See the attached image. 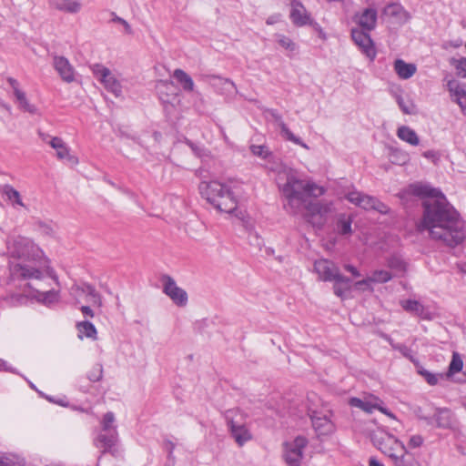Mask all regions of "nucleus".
<instances>
[{"instance_id":"obj_46","label":"nucleus","mask_w":466,"mask_h":466,"mask_svg":"<svg viewBox=\"0 0 466 466\" xmlns=\"http://www.w3.org/2000/svg\"><path fill=\"white\" fill-rule=\"evenodd\" d=\"M394 461L395 466H414L413 461L409 460L405 457V455L401 456H391Z\"/></svg>"},{"instance_id":"obj_17","label":"nucleus","mask_w":466,"mask_h":466,"mask_svg":"<svg viewBox=\"0 0 466 466\" xmlns=\"http://www.w3.org/2000/svg\"><path fill=\"white\" fill-rule=\"evenodd\" d=\"M377 19V10L371 7L365 8L353 16V21L360 26V29L365 31H372L376 27Z\"/></svg>"},{"instance_id":"obj_16","label":"nucleus","mask_w":466,"mask_h":466,"mask_svg":"<svg viewBox=\"0 0 466 466\" xmlns=\"http://www.w3.org/2000/svg\"><path fill=\"white\" fill-rule=\"evenodd\" d=\"M7 82L13 89L18 108L31 115L37 114V107L29 103L25 93L20 88L18 81L13 77H8Z\"/></svg>"},{"instance_id":"obj_51","label":"nucleus","mask_w":466,"mask_h":466,"mask_svg":"<svg viewBox=\"0 0 466 466\" xmlns=\"http://www.w3.org/2000/svg\"><path fill=\"white\" fill-rule=\"evenodd\" d=\"M113 21L119 23V25H122L127 34L132 33L130 25L125 19L114 15Z\"/></svg>"},{"instance_id":"obj_52","label":"nucleus","mask_w":466,"mask_h":466,"mask_svg":"<svg viewBox=\"0 0 466 466\" xmlns=\"http://www.w3.org/2000/svg\"><path fill=\"white\" fill-rule=\"evenodd\" d=\"M422 156L425 158L431 159L434 163H436L440 158L438 152H436L434 150H427L422 153Z\"/></svg>"},{"instance_id":"obj_57","label":"nucleus","mask_w":466,"mask_h":466,"mask_svg":"<svg viewBox=\"0 0 466 466\" xmlns=\"http://www.w3.org/2000/svg\"><path fill=\"white\" fill-rule=\"evenodd\" d=\"M279 17H280V15H271V16H269V17L267 19L266 23H267L268 25H273V24L277 23V22L279 20Z\"/></svg>"},{"instance_id":"obj_41","label":"nucleus","mask_w":466,"mask_h":466,"mask_svg":"<svg viewBox=\"0 0 466 466\" xmlns=\"http://www.w3.org/2000/svg\"><path fill=\"white\" fill-rule=\"evenodd\" d=\"M333 281H334V286H333L334 293L338 297L342 298L344 296L345 292L350 289V280L349 282L340 281V280H333Z\"/></svg>"},{"instance_id":"obj_62","label":"nucleus","mask_w":466,"mask_h":466,"mask_svg":"<svg viewBox=\"0 0 466 466\" xmlns=\"http://www.w3.org/2000/svg\"><path fill=\"white\" fill-rule=\"evenodd\" d=\"M1 106H2L3 108H5V110H7V111H10V110H11L10 106H8L7 104L2 103V104H1Z\"/></svg>"},{"instance_id":"obj_45","label":"nucleus","mask_w":466,"mask_h":466,"mask_svg":"<svg viewBox=\"0 0 466 466\" xmlns=\"http://www.w3.org/2000/svg\"><path fill=\"white\" fill-rule=\"evenodd\" d=\"M384 13L392 16H398L404 13V10L399 4H390L385 7Z\"/></svg>"},{"instance_id":"obj_53","label":"nucleus","mask_w":466,"mask_h":466,"mask_svg":"<svg viewBox=\"0 0 466 466\" xmlns=\"http://www.w3.org/2000/svg\"><path fill=\"white\" fill-rule=\"evenodd\" d=\"M382 404H383V401L380 399L379 405L376 408V410H380V412H382L383 414L387 415L390 419L396 420L395 415L391 411H390L388 409L384 408L382 406Z\"/></svg>"},{"instance_id":"obj_36","label":"nucleus","mask_w":466,"mask_h":466,"mask_svg":"<svg viewBox=\"0 0 466 466\" xmlns=\"http://www.w3.org/2000/svg\"><path fill=\"white\" fill-rule=\"evenodd\" d=\"M351 224L352 219L350 217L345 215L339 216L337 222L338 232L341 235H350L352 232Z\"/></svg>"},{"instance_id":"obj_44","label":"nucleus","mask_w":466,"mask_h":466,"mask_svg":"<svg viewBox=\"0 0 466 466\" xmlns=\"http://www.w3.org/2000/svg\"><path fill=\"white\" fill-rule=\"evenodd\" d=\"M37 230L43 236L52 237L54 235V228L51 224L38 222L36 224Z\"/></svg>"},{"instance_id":"obj_43","label":"nucleus","mask_w":466,"mask_h":466,"mask_svg":"<svg viewBox=\"0 0 466 466\" xmlns=\"http://www.w3.org/2000/svg\"><path fill=\"white\" fill-rule=\"evenodd\" d=\"M103 377V368L102 365L96 364L92 368V370L88 372L87 378L90 381L96 382L99 381Z\"/></svg>"},{"instance_id":"obj_12","label":"nucleus","mask_w":466,"mask_h":466,"mask_svg":"<svg viewBox=\"0 0 466 466\" xmlns=\"http://www.w3.org/2000/svg\"><path fill=\"white\" fill-rule=\"evenodd\" d=\"M370 31H365L360 28H352L351 38L361 53L370 61H373L376 58L377 50L370 35Z\"/></svg>"},{"instance_id":"obj_25","label":"nucleus","mask_w":466,"mask_h":466,"mask_svg":"<svg viewBox=\"0 0 466 466\" xmlns=\"http://www.w3.org/2000/svg\"><path fill=\"white\" fill-rule=\"evenodd\" d=\"M400 305L404 310L422 319H429V311L418 300L405 299L400 301Z\"/></svg>"},{"instance_id":"obj_14","label":"nucleus","mask_w":466,"mask_h":466,"mask_svg":"<svg viewBox=\"0 0 466 466\" xmlns=\"http://www.w3.org/2000/svg\"><path fill=\"white\" fill-rule=\"evenodd\" d=\"M266 113L268 116L271 118L272 121L278 126L280 129L281 136L293 142L296 145L302 147L303 148L309 149L307 144H305L299 137H296L287 127L285 122L283 121L282 116L276 109H267Z\"/></svg>"},{"instance_id":"obj_54","label":"nucleus","mask_w":466,"mask_h":466,"mask_svg":"<svg viewBox=\"0 0 466 466\" xmlns=\"http://www.w3.org/2000/svg\"><path fill=\"white\" fill-rule=\"evenodd\" d=\"M344 268L351 273L354 277H360V271L352 265H350V264H347L344 266Z\"/></svg>"},{"instance_id":"obj_63","label":"nucleus","mask_w":466,"mask_h":466,"mask_svg":"<svg viewBox=\"0 0 466 466\" xmlns=\"http://www.w3.org/2000/svg\"><path fill=\"white\" fill-rule=\"evenodd\" d=\"M188 145L190 146V147H191L195 152H197V149H198V148H197V147H195L191 142H189V143H188Z\"/></svg>"},{"instance_id":"obj_59","label":"nucleus","mask_w":466,"mask_h":466,"mask_svg":"<svg viewBox=\"0 0 466 466\" xmlns=\"http://www.w3.org/2000/svg\"><path fill=\"white\" fill-rule=\"evenodd\" d=\"M456 268L460 272L466 274V262L457 263Z\"/></svg>"},{"instance_id":"obj_38","label":"nucleus","mask_w":466,"mask_h":466,"mask_svg":"<svg viewBox=\"0 0 466 466\" xmlns=\"http://www.w3.org/2000/svg\"><path fill=\"white\" fill-rule=\"evenodd\" d=\"M463 367V361L461 358V356L458 353H453L451 361L449 365V372L448 376L451 375V373H456L461 370Z\"/></svg>"},{"instance_id":"obj_13","label":"nucleus","mask_w":466,"mask_h":466,"mask_svg":"<svg viewBox=\"0 0 466 466\" xmlns=\"http://www.w3.org/2000/svg\"><path fill=\"white\" fill-rule=\"evenodd\" d=\"M163 292L176 304L177 307H185L187 304L188 297L185 289L178 287L170 276L162 277Z\"/></svg>"},{"instance_id":"obj_8","label":"nucleus","mask_w":466,"mask_h":466,"mask_svg":"<svg viewBox=\"0 0 466 466\" xmlns=\"http://www.w3.org/2000/svg\"><path fill=\"white\" fill-rule=\"evenodd\" d=\"M309 441L303 436L296 437L284 444L283 458L289 466H299L304 457V450Z\"/></svg>"},{"instance_id":"obj_29","label":"nucleus","mask_w":466,"mask_h":466,"mask_svg":"<svg viewBox=\"0 0 466 466\" xmlns=\"http://www.w3.org/2000/svg\"><path fill=\"white\" fill-rule=\"evenodd\" d=\"M217 82L213 84L215 87H217L221 94L224 95H234L237 93V87L235 83L228 78H222L220 76H213Z\"/></svg>"},{"instance_id":"obj_42","label":"nucleus","mask_w":466,"mask_h":466,"mask_svg":"<svg viewBox=\"0 0 466 466\" xmlns=\"http://www.w3.org/2000/svg\"><path fill=\"white\" fill-rule=\"evenodd\" d=\"M392 348L394 350L400 351L405 358H407L413 363L416 362V360L414 358L411 349H410L406 345L397 343V344H392Z\"/></svg>"},{"instance_id":"obj_32","label":"nucleus","mask_w":466,"mask_h":466,"mask_svg":"<svg viewBox=\"0 0 466 466\" xmlns=\"http://www.w3.org/2000/svg\"><path fill=\"white\" fill-rule=\"evenodd\" d=\"M78 330V337L83 339L84 337L96 339V329L93 323L89 321H81L76 325Z\"/></svg>"},{"instance_id":"obj_10","label":"nucleus","mask_w":466,"mask_h":466,"mask_svg":"<svg viewBox=\"0 0 466 466\" xmlns=\"http://www.w3.org/2000/svg\"><path fill=\"white\" fill-rule=\"evenodd\" d=\"M345 198L355 206L366 210L374 209L381 214H386L389 211L388 207L377 198L357 190H353L346 194Z\"/></svg>"},{"instance_id":"obj_39","label":"nucleus","mask_w":466,"mask_h":466,"mask_svg":"<svg viewBox=\"0 0 466 466\" xmlns=\"http://www.w3.org/2000/svg\"><path fill=\"white\" fill-rule=\"evenodd\" d=\"M276 37L279 45L284 49L289 50L291 52L296 50L297 46L289 37L284 35H277Z\"/></svg>"},{"instance_id":"obj_11","label":"nucleus","mask_w":466,"mask_h":466,"mask_svg":"<svg viewBox=\"0 0 466 466\" xmlns=\"http://www.w3.org/2000/svg\"><path fill=\"white\" fill-rule=\"evenodd\" d=\"M314 270L323 281L340 280L349 282L350 279L339 273V268L330 260L319 259L314 263Z\"/></svg>"},{"instance_id":"obj_34","label":"nucleus","mask_w":466,"mask_h":466,"mask_svg":"<svg viewBox=\"0 0 466 466\" xmlns=\"http://www.w3.org/2000/svg\"><path fill=\"white\" fill-rule=\"evenodd\" d=\"M387 265L388 267L398 272V273H405L407 270V264L406 262L399 256H391L387 259Z\"/></svg>"},{"instance_id":"obj_24","label":"nucleus","mask_w":466,"mask_h":466,"mask_svg":"<svg viewBox=\"0 0 466 466\" xmlns=\"http://www.w3.org/2000/svg\"><path fill=\"white\" fill-rule=\"evenodd\" d=\"M447 88L451 99L456 102L460 107L463 108L465 106L463 100L466 98V90L463 88L462 85L455 79H451L447 83Z\"/></svg>"},{"instance_id":"obj_2","label":"nucleus","mask_w":466,"mask_h":466,"mask_svg":"<svg viewBox=\"0 0 466 466\" xmlns=\"http://www.w3.org/2000/svg\"><path fill=\"white\" fill-rule=\"evenodd\" d=\"M268 169L275 174V180L284 199V208L287 212L297 215L304 208L312 213L321 211L319 204L311 203L310 198H317L324 195L325 188L323 187L309 179L299 170L285 165L282 161L268 163Z\"/></svg>"},{"instance_id":"obj_56","label":"nucleus","mask_w":466,"mask_h":466,"mask_svg":"<svg viewBox=\"0 0 466 466\" xmlns=\"http://www.w3.org/2000/svg\"><path fill=\"white\" fill-rule=\"evenodd\" d=\"M0 370L14 372L13 369L3 360H0Z\"/></svg>"},{"instance_id":"obj_4","label":"nucleus","mask_w":466,"mask_h":466,"mask_svg":"<svg viewBox=\"0 0 466 466\" xmlns=\"http://www.w3.org/2000/svg\"><path fill=\"white\" fill-rule=\"evenodd\" d=\"M199 193L216 209L232 213L238 207L236 187L218 180L202 181L198 186Z\"/></svg>"},{"instance_id":"obj_27","label":"nucleus","mask_w":466,"mask_h":466,"mask_svg":"<svg viewBox=\"0 0 466 466\" xmlns=\"http://www.w3.org/2000/svg\"><path fill=\"white\" fill-rule=\"evenodd\" d=\"M394 70L400 78L409 79L416 73L417 67L414 64L406 63L402 59H396Z\"/></svg>"},{"instance_id":"obj_19","label":"nucleus","mask_w":466,"mask_h":466,"mask_svg":"<svg viewBox=\"0 0 466 466\" xmlns=\"http://www.w3.org/2000/svg\"><path fill=\"white\" fill-rule=\"evenodd\" d=\"M156 90L166 108L177 98L176 86L171 81L159 80L156 85Z\"/></svg>"},{"instance_id":"obj_21","label":"nucleus","mask_w":466,"mask_h":466,"mask_svg":"<svg viewBox=\"0 0 466 466\" xmlns=\"http://www.w3.org/2000/svg\"><path fill=\"white\" fill-rule=\"evenodd\" d=\"M54 66L61 78L67 82L71 83L75 79V70L69 61L64 56H55L54 57Z\"/></svg>"},{"instance_id":"obj_30","label":"nucleus","mask_w":466,"mask_h":466,"mask_svg":"<svg viewBox=\"0 0 466 466\" xmlns=\"http://www.w3.org/2000/svg\"><path fill=\"white\" fill-rule=\"evenodd\" d=\"M3 193L14 208H16L17 207H20L26 208V206L22 200L20 193L12 186L5 185L3 188Z\"/></svg>"},{"instance_id":"obj_60","label":"nucleus","mask_w":466,"mask_h":466,"mask_svg":"<svg viewBox=\"0 0 466 466\" xmlns=\"http://www.w3.org/2000/svg\"><path fill=\"white\" fill-rule=\"evenodd\" d=\"M370 466H383V464H381L376 459L370 458Z\"/></svg>"},{"instance_id":"obj_47","label":"nucleus","mask_w":466,"mask_h":466,"mask_svg":"<svg viewBox=\"0 0 466 466\" xmlns=\"http://www.w3.org/2000/svg\"><path fill=\"white\" fill-rule=\"evenodd\" d=\"M455 68L459 76H461L463 78H466V57H462L457 60Z\"/></svg>"},{"instance_id":"obj_33","label":"nucleus","mask_w":466,"mask_h":466,"mask_svg":"<svg viewBox=\"0 0 466 466\" xmlns=\"http://www.w3.org/2000/svg\"><path fill=\"white\" fill-rule=\"evenodd\" d=\"M393 275L385 269H376L370 276L368 281H372L373 284L387 283L391 280Z\"/></svg>"},{"instance_id":"obj_40","label":"nucleus","mask_w":466,"mask_h":466,"mask_svg":"<svg viewBox=\"0 0 466 466\" xmlns=\"http://www.w3.org/2000/svg\"><path fill=\"white\" fill-rule=\"evenodd\" d=\"M418 372L419 374H420L424 379L431 386H434L438 383L439 381V375L438 374H435V373H432L421 367L419 368L418 370Z\"/></svg>"},{"instance_id":"obj_18","label":"nucleus","mask_w":466,"mask_h":466,"mask_svg":"<svg viewBox=\"0 0 466 466\" xmlns=\"http://www.w3.org/2000/svg\"><path fill=\"white\" fill-rule=\"evenodd\" d=\"M71 295L74 297H81L83 295L89 298V301L93 306L101 308L103 306L102 298L96 290L95 287L90 284L75 285L71 288Z\"/></svg>"},{"instance_id":"obj_6","label":"nucleus","mask_w":466,"mask_h":466,"mask_svg":"<svg viewBox=\"0 0 466 466\" xmlns=\"http://www.w3.org/2000/svg\"><path fill=\"white\" fill-rule=\"evenodd\" d=\"M100 424L101 431L95 440V444L97 448L103 449L104 453L115 446L118 441L115 414L112 411L106 412Z\"/></svg>"},{"instance_id":"obj_5","label":"nucleus","mask_w":466,"mask_h":466,"mask_svg":"<svg viewBox=\"0 0 466 466\" xmlns=\"http://www.w3.org/2000/svg\"><path fill=\"white\" fill-rule=\"evenodd\" d=\"M52 271V275H48L45 273L43 279L41 280H35L36 282V286L34 287L30 282L27 286L32 289V291L28 294V296L33 297L36 299V301L42 303L45 306L50 307L59 300V292L55 289L50 290H41L43 289L42 282L45 278L50 277L56 283H58L57 276L55 274L54 270L49 268ZM27 295L23 294H11L6 297H3L0 299V308L5 309L8 307H15L18 305H22L25 302Z\"/></svg>"},{"instance_id":"obj_58","label":"nucleus","mask_w":466,"mask_h":466,"mask_svg":"<svg viewBox=\"0 0 466 466\" xmlns=\"http://www.w3.org/2000/svg\"><path fill=\"white\" fill-rule=\"evenodd\" d=\"M368 280H369V276L367 278H365L364 279H362V280L357 281L356 282V286L357 287H360V286H363V285L370 286V285L373 284L372 281H368Z\"/></svg>"},{"instance_id":"obj_23","label":"nucleus","mask_w":466,"mask_h":466,"mask_svg":"<svg viewBox=\"0 0 466 466\" xmlns=\"http://www.w3.org/2000/svg\"><path fill=\"white\" fill-rule=\"evenodd\" d=\"M380 398L370 395L363 400L353 397L350 399L349 403L350 406L359 408L367 413H372L379 405Z\"/></svg>"},{"instance_id":"obj_35","label":"nucleus","mask_w":466,"mask_h":466,"mask_svg":"<svg viewBox=\"0 0 466 466\" xmlns=\"http://www.w3.org/2000/svg\"><path fill=\"white\" fill-rule=\"evenodd\" d=\"M435 421L440 428H450L452 425V417L449 410H439L435 415Z\"/></svg>"},{"instance_id":"obj_61","label":"nucleus","mask_w":466,"mask_h":466,"mask_svg":"<svg viewBox=\"0 0 466 466\" xmlns=\"http://www.w3.org/2000/svg\"><path fill=\"white\" fill-rule=\"evenodd\" d=\"M39 136L40 137L42 138L43 141L48 143L49 141L47 140L49 136L45 134V133H42V132H39Z\"/></svg>"},{"instance_id":"obj_1","label":"nucleus","mask_w":466,"mask_h":466,"mask_svg":"<svg viewBox=\"0 0 466 466\" xmlns=\"http://www.w3.org/2000/svg\"><path fill=\"white\" fill-rule=\"evenodd\" d=\"M413 194L428 197L422 203L423 214L419 224L431 238L455 248L465 238L464 222L460 213L438 189L426 185L411 186Z\"/></svg>"},{"instance_id":"obj_9","label":"nucleus","mask_w":466,"mask_h":466,"mask_svg":"<svg viewBox=\"0 0 466 466\" xmlns=\"http://www.w3.org/2000/svg\"><path fill=\"white\" fill-rule=\"evenodd\" d=\"M92 73L108 92L112 93L116 96H121V83L109 68L101 64H95L92 66Z\"/></svg>"},{"instance_id":"obj_15","label":"nucleus","mask_w":466,"mask_h":466,"mask_svg":"<svg viewBox=\"0 0 466 466\" xmlns=\"http://www.w3.org/2000/svg\"><path fill=\"white\" fill-rule=\"evenodd\" d=\"M312 427L318 437L329 436L335 431V424L328 415L313 411L310 415Z\"/></svg>"},{"instance_id":"obj_31","label":"nucleus","mask_w":466,"mask_h":466,"mask_svg":"<svg viewBox=\"0 0 466 466\" xmlns=\"http://www.w3.org/2000/svg\"><path fill=\"white\" fill-rule=\"evenodd\" d=\"M173 76L182 86V88L187 92L194 90L195 84L192 77L182 69H176Z\"/></svg>"},{"instance_id":"obj_28","label":"nucleus","mask_w":466,"mask_h":466,"mask_svg":"<svg viewBox=\"0 0 466 466\" xmlns=\"http://www.w3.org/2000/svg\"><path fill=\"white\" fill-rule=\"evenodd\" d=\"M397 136L398 137L411 145V146H418L420 144V138L417 135V133L411 129L410 127L407 126H401L397 130Z\"/></svg>"},{"instance_id":"obj_7","label":"nucleus","mask_w":466,"mask_h":466,"mask_svg":"<svg viewBox=\"0 0 466 466\" xmlns=\"http://www.w3.org/2000/svg\"><path fill=\"white\" fill-rule=\"evenodd\" d=\"M225 419L230 432L236 442L243 446L252 439V434L247 426L241 421L242 414L238 410H228L225 412Z\"/></svg>"},{"instance_id":"obj_55","label":"nucleus","mask_w":466,"mask_h":466,"mask_svg":"<svg viewBox=\"0 0 466 466\" xmlns=\"http://www.w3.org/2000/svg\"><path fill=\"white\" fill-rule=\"evenodd\" d=\"M80 310L84 316H87L90 318L94 317V311L91 309V308L89 306H82L80 308Z\"/></svg>"},{"instance_id":"obj_49","label":"nucleus","mask_w":466,"mask_h":466,"mask_svg":"<svg viewBox=\"0 0 466 466\" xmlns=\"http://www.w3.org/2000/svg\"><path fill=\"white\" fill-rule=\"evenodd\" d=\"M424 442L423 438L420 435H412L410 440L408 446L411 449L420 447Z\"/></svg>"},{"instance_id":"obj_22","label":"nucleus","mask_w":466,"mask_h":466,"mask_svg":"<svg viewBox=\"0 0 466 466\" xmlns=\"http://www.w3.org/2000/svg\"><path fill=\"white\" fill-rule=\"evenodd\" d=\"M48 5L52 9L67 14H76L82 8L78 0H48Z\"/></svg>"},{"instance_id":"obj_50","label":"nucleus","mask_w":466,"mask_h":466,"mask_svg":"<svg viewBox=\"0 0 466 466\" xmlns=\"http://www.w3.org/2000/svg\"><path fill=\"white\" fill-rule=\"evenodd\" d=\"M398 104L403 113L409 115L413 113L414 106L412 104L407 105L401 97H398Z\"/></svg>"},{"instance_id":"obj_64","label":"nucleus","mask_w":466,"mask_h":466,"mask_svg":"<svg viewBox=\"0 0 466 466\" xmlns=\"http://www.w3.org/2000/svg\"><path fill=\"white\" fill-rule=\"evenodd\" d=\"M29 385L33 390H36L35 386L32 382H30Z\"/></svg>"},{"instance_id":"obj_48","label":"nucleus","mask_w":466,"mask_h":466,"mask_svg":"<svg viewBox=\"0 0 466 466\" xmlns=\"http://www.w3.org/2000/svg\"><path fill=\"white\" fill-rule=\"evenodd\" d=\"M0 466H23L22 462L15 458H0Z\"/></svg>"},{"instance_id":"obj_37","label":"nucleus","mask_w":466,"mask_h":466,"mask_svg":"<svg viewBox=\"0 0 466 466\" xmlns=\"http://www.w3.org/2000/svg\"><path fill=\"white\" fill-rule=\"evenodd\" d=\"M251 151L256 156H258V157H264V158H268V161H267V164H266L267 167H268V163L269 164H273L274 162L281 161L280 159L276 158L275 157H273L270 154H268L267 148L265 147H263V146H252L251 147Z\"/></svg>"},{"instance_id":"obj_3","label":"nucleus","mask_w":466,"mask_h":466,"mask_svg":"<svg viewBox=\"0 0 466 466\" xmlns=\"http://www.w3.org/2000/svg\"><path fill=\"white\" fill-rule=\"evenodd\" d=\"M8 253L22 259L9 266L12 279L41 280L45 273L52 275L49 268H42L31 257L35 256L38 248L29 239L22 236H12L6 240Z\"/></svg>"},{"instance_id":"obj_26","label":"nucleus","mask_w":466,"mask_h":466,"mask_svg":"<svg viewBox=\"0 0 466 466\" xmlns=\"http://www.w3.org/2000/svg\"><path fill=\"white\" fill-rule=\"evenodd\" d=\"M48 144L56 150L57 158L75 161V157L70 155L69 148L62 138L54 137Z\"/></svg>"},{"instance_id":"obj_20","label":"nucleus","mask_w":466,"mask_h":466,"mask_svg":"<svg viewBox=\"0 0 466 466\" xmlns=\"http://www.w3.org/2000/svg\"><path fill=\"white\" fill-rule=\"evenodd\" d=\"M290 20L297 26L310 24V15L305 6L299 0H291Z\"/></svg>"}]
</instances>
